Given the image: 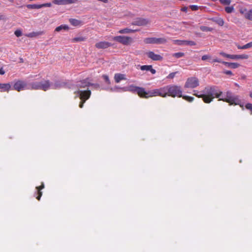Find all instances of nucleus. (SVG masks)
Returning a JSON list of instances; mask_svg holds the SVG:
<instances>
[{"label": "nucleus", "mask_w": 252, "mask_h": 252, "mask_svg": "<svg viewBox=\"0 0 252 252\" xmlns=\"http://www.w3.org/2000/svg\"><path fill=\"white\" fill-rule=\"evenodd\" d=\"M193 95L198 97H201L205 103H210L214 97L220 99L222 95V92L220 91L216 86L206 87L203 92L193 90Z\"/></svg>", "instance_id": "1"}, {"label": "nucleus", "mask_w": 252, "mask_h": 252, "mask_svg": "<svg viewBox=\"0 0 252 252\" xmlns=\"http://www.w3.org/2000/svg\"><path fill=\"white\" fill-rule=\"evenodd\" d=\"M32 88L46 91L50 89L56 90L61 88H70V87L67 82L60 80H57L53 83L49 80H44L39 82V83L33 84Z\"/></svg>", "instance_id": "2"}, {"label": "nucleus", "mask_w": 252, "mask_h": 252, "mask_svg": "<svg viewBox=\"0 0 252 252\" xmlns=\"http://www.w3.org/2000/svg\"><path fill=\"white\" fill-rule=\"evenodd\" d=\"M219 100L229 103L230 105H238L243 109L244 103L240 99L239 96L233 94L230 91H228L225 94L222 93V95L220 97Z\"/></svg>", "instance_id": "3"}, {"label": "nucleus", "mask_w": 252, "mask_h": 252, "mask_svg": "<svg viewBox=\"0 0 252 252\" xmlns=\"http://www.w3.org/2000/svg\"><path fill=\"white\" fill-rule=\"evenodd\" d=\"M158 96L162 97H165L167 96V94H166L165 86L152 90L146 91L145 90L144 98H148L149 97Z\"/></svg>", "instance_id": "4"}, {"label": "nucleus", "mask_w": 252, "mask_h": 252, "mask_svg": "<svg viewBox=\"0 0 252 252\" xmlns=\"http://www.w3.org/2000/svg\"><path fill=\"white\" fill-rule=\"evenodd\" d=\"M167 96L173 97L176 96L181 97L182 96V91L180 86L177 85H168L165 86Z\"/></svg>", "instance_id": "5"}, {"label": "nucleus", "mask_w": 252, "mask_h": 252, "mask_svg": "<svg viewBox=\"0 0 252 252\" xmlns=\"http://www.w3.org/2000/svg\"><path fill=\"white\" fill-rule=\"evenodd\" d=\"M36 83H39V82H33L27 85L26 82L18 80L14 84L13 89L18 92L26 89L39 90V89H34L32 88V85Z\"/></svg>", "instance_id": "6"}, {"label": "nucleus", "mask_w": 252, "mask_h": 252, "mask_svg": "<svg viewBox=\"0 0 252 252\" xmlns=\"http://www.w3.org/2000/svg\"><path fill=\"white\" fill-rule=\"evenodd\" d=\"M123 91H129L133 93H136L140 97L144 98L145 89L144 88L130 85L128 87L122 88Z\"/></svg>", "instance_id": "7"}, {"label": "nucleus", "mask_w": 252, "mask_h": 252, "mask_svg": "<svg viewBox=\"0 0 252 252\" xmlns=\"http://www.w3.org/2000/svg\"><path fill=\"white\" fill-rule=\"evenodd\" d=\"M91 94L90 90H87L86 91L79 90L77 92V95L79 96L81 99V102L79 104L80 108H83V104L86 100L89 98Z\"/></svg>", "instance_id": "8"}, {"label": "nucleus", "mask_w": 252, "mask_h": 252, "mask_svg": "<svg viewBox=\"0 0 252 252\" xmlns=\"http://www.w3.org/2000/svg\"><path fill=\"white\" fill-rule=\"evenodd\" d=\"M199 85V80L195 77L188 78L185 84L184 87L186 88L194 89Z\"/></svg>", "instance_id": "9"}, {"label": "nucleus", "mask_w": 252, "mask_h": 252, "mask_svg": "<svg viewBox=\"0 0 252 252\" xmlns=\"http://www.w3.org/2000/svg\"><path fill=\"white\" fill-rule=\"evenodd\" d=\"M112 39L125 45L129 44L132 41L131 37L122 35L113 36Z\"/></svg>", "instance_id": "10"}, {"label": "nucleus", "mask_w": 252, "mask_h": 252, "mask_svg": "<svg viewBox=\"0 0 252 252\" xmlns=\"http://www.w3.org/2000/svg\"><path fill=\"white\" fill-rule=\"evenodd\" d=\"M150 23V20L148 18L138 17L135 19L131 23L132 25L137 26H145Z\"/></svg>", "instance_id": "11"}, {"label": "nucleus", "mask_w": 252, "mask_h": 252, "mask_svg": "<svg viewBox=\"0 0 252 252\" xmlns=\"http://www.w3.org/2000/svg\"><path fill=\"white\" fill-rule=\"evenodd\" d=\"M77 86L80 87V88H86L88 87L89 86H93L95 87L98 88L99 87V85L98 84H92L89 82V79L86 78L84 80H83L80 81Z\"/></svg>", "instance_id": "12"}, {"label": "nucleus", "mask_w": 252, "mask_h": 252, "mask_svg": "<svg viewBox=\"0 0 252 252\" xmlns=\"http://www.w3.org/2000/svg\"><path fill=\"white\" fill-rule=\"evenodd\" d=\"M112 44L107 41H100L96 43L95 45V46L96 48L98 49H106L110 46H111Z\"/></svg>", "instance_id": "13"}, {"label": "nucleus", "mask_w": 252, "mask_h": 252, "mask_svg": "<svg viewBox=\"0 0 252 252\" xmlns=\"http://www.w3.org/2000/svg\"><path fill=\"white\" fill-rule=\"evenodd\" d=\"M78 0H54L53 3L57 5H66L76 2Z\"/></svg>", "instance_id": "14"}, {"label": "nucleus", "mask_w": 252, "mask_h": 252, "mask_svg": "<svg viewBox=\"0 0 252 252\" xmlns=\"http://www.w3.org/2000/svg\"><path fill=\"white\" fill-rule=\"evenodd\" d=\"M148 57L153 61H161L163 57L158 54H156L153 51H149L147 53Z\"/></svg>", "instance_id": "15"}, {"label": "nucleus", "mask_w": 252, "mask_h": 252, "mask_svg": "<svg viewBox=\"0 0 252 252\" xmlns=\"http://www.w3.org/2000/svg\"><path fill=\"white\" fill-rule=\"evenodd\" d=\"M140 69L142 71H150L152 74H155L156 73V70L153 68L152 65H141L140 66Z\"/></svg>", "instance_id": "16"}, {"label": "nucleus", "mask_w": 252, "mask_h": 252, "mask_svg": "<svg viewBox=\"0 0 252 252\" xmlns=\"http://www.w3.org/2000/svg\"><path fill=\"white\" fill-rule=\"evenodd\" d=\"M114 79L116 83H118L122 80L126 79V75L121 73H116L114 75Z\"/></svg>", "instance_id": "17"}, {"label": "nucleus", "mask_w": 252, "mask_h": 252, "mask_svg": "<svg viewBox=\"0 0 252 252\" xmlns=\"http://www.w3.org/2000/svg\"><path fill=\"white\" fill-rule=\"evenodd\" d=\"M249 58V55L247 54L242 55H231L230 59L232 60L247 59Z\"/></svg>", "instance_id": "18"}, {"label": "nucleus", "mask_w": 252, "mask_h": 252, "mask_svg": "<svg viewBox=\"0 0 252 252\" xmlns=\"http://www.w3.org/2000/svg\"><path fill=\"white\" fill-rule=\"evenodd\" d=\"M11 86L9 83H0V91L1 92H7L10 90Z\"/></svg>", "instance_id": "19"}, {"label": "nucleus", "mask_w": 252, "mask_h": 252, "mask_svg": "<svg viewBox=\"0 0 252 252\" xmlns=\"http://www.w3.org/2000/svg\"><path fill=\"white\" fill-rule=\"evenodd\" d=\"M69 21L73 26L77 27L82 25V22L81 21L76 19L70 18L69 19Z\"/></svg>", "instance_id": "20"}, {"label": "nucleus", "mask_w": 252, "mask_h": 252, "mask_svg": "<svg viewBox=\"0 0 252 252\" xmlns=\"http://www.w3.org/2000/svg\"><path fill=\"white\" fill-rule=\"evenodd\" d=\"M139 30H132L130 29L129 28H125L122 30H120L118 32L119 33L123 34V33H132L135 32H136L139 31Z\"/></svg>", "instance_id": "21"}, {"label": "nucleus", "mask_w": 252, "mask_h": 252, "mask_svg": "<svg viewBox=\"0 0 252 252\" xmlns=\"http://www.w3.org/2000/svg\"><path fill=\"white\" fill-rule=\"evenodd\" d=\"M145 44H156V37H147L144 39Z\"/></svg>", "instance_id": "22"}, {"label": "nucleus", "mask_w": 252, "mask_h": 252, "mask_svg": "<svg viewBox=\"0 0 252 252\" xmlns=\"http://www.w3.org/2000/svg\"><path fill=\"white\" fill-rule=\"evenodd\" d=\"M69 29V27L66 25H61L60 26L57 27L55 29V31L57 32H59L62 30H68Z\"/></svg>", "instance_id": "23"}, {"label": "nucleus", "mask_w": 252, "mask_h": 252, "mask_svg": "<svg viewBox=\"0 0 252 252\" xmlns=\"http://www.w3.org/2000/svg\"><path fill=\"white\" fill-rule=\"evenodd\" d=\"M44 187L43 183L42 184V185L40 187H37L36 188L37 189V191L38 192V195L37 196L36 198L39 200L40 199V197L42 195V192L40 191L41 189H43Z\"/></svg>", "instance_id": "24"}, {"label": "nucleus", "mask_w": 252, "mask_h": 252, "mask_svg": "<svg viewBox=\"0 0 252 252\" xmlns=\"http://www.w3.org/2000/svg\"><path fill=\"white\" fill-rule=\"evenodd\" d=\"M156 44H165L167 42V40L165 38H156Z\"/></svg>", "instance_id": "25"}, {"label": "nucleus", "mask_w": 252, "mask_h": 252, "mask_svg": "<svg viewBox=\"0 0 252 252\" xmlns=\"http://www.w3.org/2000/svg\"><path fill=\"white\" fill-rule=\"evenodd\" d=\"M27 7L29 9H39L41 8V4H28Z\"/></svg>", "instance_id": "26"}, {"label": "nucleus", "mask_w": 252, "mask_h": 252, "mask_svg": "<svg viewBox=\"0 0 252 252\" xmlns=\"http://www.w3.org/2000/svg\"><path fill=\"white\" fill-rule=\"evenodd\" d=\"M182 97H183V99H184L185 100H186L189 102L193 101L194 99L193 97L188 96V95H182Z\"/></svg>", "instance_id": "27"}, {"label": "nucleus", "mask_w": 252, "mask_h": 252, "mask_svg": "<svg viewBox=\"0 0 252 252\" xmlns=\"http://www.w3.org/2000/svg\"><path fill=\"white\" fill-rule=\"evenodd\" d=\"M234 10V7L233 6H226L225 7V11L227 13H231L233 12Z\"/></svg>", "instance_id": "28"}, {"label": "nucleus", "mask_w": 252, "mask_h": 252, "mask_svg": "<svg viewBox=\"0 0 252 252\" xmlns=\"http://www.w3.org/2000/svg\"><path fill=\"white\" fill-rule=\"evenodd\" d=\"M200 29L202 32H211L213 30L212 28H209V27L203 26H200Z\"/></svg>", "instance_id": "29"}, {"label": "nucleus", "mask_w": 252, "mask_h": 252, "mask_svg": "<svg viewBox=\"0 0 252 252\" xmlns=\"http://www.w3.org/2000/svg\"><path fill=\"white\" fill-rule=\"evenodd\" d=\"M122 88H124V87H120L116 86L113 88H110V91L111 92H119L120 90H123Z\"/></svg>", "instance_id": "30"}, {"label": "nucleus", "mask_w": 252, "mask_h": 252, "mask_svg": "<svg viewBox=\"0 0 252 252\" xmlns=\"http://www.w3.org/2000/svg\"><path fill=\"white\" fill-rule=\"evenodd\" d=\"M215 22L220 26H222L224 25V21L221 18H218L215 20Z\"/></svg>", "instance_id": "31"}, {"label": "nucleus", "mask_w": 252, "mask_h": 252, "mask_svg": "<svg viewBox=\"0 0 252 252\" xmlns=\"http://www.w3.org/2000/svg\"><path fill=\"white\" fill-rule=\"evenodd\" d=\"M184 45L194 46L196 45V43L193 41L191 40H185Z\"/></svg>", "instance_id": "32"}, {"label": "nucleus", "mask_w": 252, "mask_h": 252, "mask_svg": "<svg viewBox=\"0 0 252 252\" xmlns=\"http://www.w3.org/2000/svg\"><path fill=\"white\" fill-rule=\"evenodd\" d=\"M184 55L185 54L183 52H178L174 53L172 56L176 58H180L183 57Z\"/></svg>", "instance_id": "33"}, {"label": "nucleus", "mask_w": 252, "mask_h": 252, "mask_svg": "<svg viewBox=\"0 0 252 252\" xmlns=\"http://www.w3.org/2000/svg\"><path fill=\"white\" fill-rule=\"evenodd\" d=\"M246 18L252 21V9L249 10L248 13L246 15Z\"/></svg>", "instance_id": "34"}, {"label": "nucleus", "mask_w": 252, "mask_h": 252, "mask_svg": "<svg viewBox=\"0 0 252 252\" xmlns=\"http://www.w3.org/2000/svg\"><path fill=\"white\" fill-rule=\"evenodd\" d=\"M85 39L86 38L85 37H82V36L76 37L72 39V41L73 42L83 41H84L85 40Z\"/></svg>", "instance_id": "35"}, {"label": "nucleus", "mask_w": 252, "mask_h": 252, "mask_svg": "<svg viewBox=\"0 0 252 252\" xmlns=\"http://www.w3.org/2000/svg\"><path fill=\"white\" fill-rule=\"evenodd\" d=\"M240 13L242 14H243L246 18V15L248 13L247 9L246 8H241L239 9Z\"/></svg>", "instance_id": "36"}, {"label": "nucleus", "mask_w": 252, "mask_h": 252, "mask_svg": "<svg viewBox=\"0 0 252 252\" xmlns=\"http://www.w3.org/2000/svg\"><path fill=\"white\" fill-rule=\"evenodd\" d=\"M240 13L242 14H243L246 18V15L248 13L247 9L246 8H241L239 9Z\"/></svg>", "instance_id": "37"}, {"label": "nucleus", "mask_w": 252, "mask_h": 252, "mask_svg": "<svg viewBox=\"0 0 252 252\" xmlns=\"http://www.w3.org/2000/svg\"><path fill=\"white\" fill-rule=\"evenodd\" d=\"M102 77L107 84H108V85L110 84L111 82H110L109 77L107 75H105V74L103 75Z\"/></svg>", "instance_id": "38"}, {"label": "nucleus", "mask_w": 252, "mask_h": 252, "mask_svg": "<svg viewBox=\"0 0 252 252\" xmlns=\"http://www.w3.org/2000/svg\"><path fill=\"white\" fill-rule=\"evenodd\" d=\"M240 64L237 63H231L230 68H237L240 66Z\"/></svg>", "instance_id": "39"}, {"label": "nucleus", "mask_w": 252, "mask_h": 252, "mask_svg": "<svg viewBox=\"0 0 252 252\" xmlns=\"http://www.w3.org/2000/svg\"><path fill=\"white\" fill-rule=\"evenodd\" d=\"M220 2L223 5H229L231 2V0H219Z\"/></svg>", "instance_id": "40"}, {"label": "nucleus", "mask_w": 252, "mask_h": 252, "mask_svg": "<svg viewBox=\"0 0 252 252\" xmlns=\"http://www.w3.org/2000/svg\"><path fill=\"white\" fill-rule=\"evenodd\" d=\"M252 47V41L243 46V49H246Z\"/></svg>", "instance_id": "41"}, {"label": "nucleus", "mask_w": 252, "mask_h": 252, "mask_svg": "<svg viewBox=\"0 0 252 252\" xmlns=\"http://www.w3.org/2000/svg\"><path fill=\"white\" fill-rule=\"evenodd\" d=\"M14 34L17 37H20L22 35V32L21 30L18 29L15 31Z\"/></svg>", "instance_id": "42"}, {"label": "nucleus", "mask_w": 252, "mask_h": 252, "mask_svg": "<svg viewBox=\"0 0 252 252\" xmlns=\"http://www.w3.org/2000/svg\"><path fill=\"white\" fill-rule=\"evenodd\" d=\"M219 54H220V55H221L222 57L230 59V56H231L230 54H226V53H224L223 52H220Z\"/></svg>", "instance_id": "43"}, {"label": "nucleus", "mask_w": 252, "mask_h": 252, "mask_svg": "<svg viewBox=\"0 0 252 252\" xmlns=\"http://www.w3.org/2000/svg\"><path fill=\"white\" fill-rule=\"evenodd\" d=\"M209 62L211 63H222V61H221L220 59H219L217 58H216L212 59V60L209 61Z\"/></svg>", "instance_id": "44"}, {"label": "nucleus", "mask_w": 252, "mask_h": 252, "mask_svg": "<svg viewBox=\"0 0 252 252\" xmlns=\"http://www.w3.org/2000/svg\"><path fill=\"white\" fill-rule=\"evenodd\" d=\"M177 73H178V72H174L170 73V74H169V75L166 77V78H167V79H173V78L175 77V76L176 74H177Z\"/></svg>", "instance_id": "45"}, {"label": "nucleus", "mask_w": 252, "mask_h": 252, "mask_svg": "<svg viewBox=\"0 0 252 252\" xmlns=\"http://www.w3.org/2000/svg\"><path fill=\"white\" fill-rule=\"evenodd\" d=\"M185 40H174V42L179 45H184Z\"/></svg>", "instance_id": "46"}, {"label": "nucleus", "mask_w": 252, "mask_h": 252, "mask_svg": "<svg viewBox=\"0 0 252 252\" xmlns=\"http://www.w3.org/2000/svg\"><path fill=\"white\" fill-rule=\"evenodd\" d=\"M245 107L247 109L250 110L252 113V104L248 103L245 105Z\"/></svg>", "instance_id": "47"}, {"label": "nucleus", "mask_w": 252, "mask_h": 252, "mask_svg": "<svg viewBox=\"0 0 252 252\" xmlns=\"http://www.w3.org/2000/svg\"><path fill=\"white\" fill-rule=\"evenodd\" d=\"M211 56L209 55H205L202 56L201 60L202 61H205L208 59H211Z\"/></svg>", "instance_id": "48"}, {"label": "nucleus", "mask_w": 252, "mask_h": 252, "mask_svg": "<svg viewBox=\"0 0 252 252\" xmlns=\"http://www.w3.org/2000/svg\"><path fill=\"white\" fill-rule=\"evenodd\" d=\"M41 4V8L45 7H50L52 6V3L50 2L45 3H43V4Z\"/></svg>", "instance_id": "49"}, {"label": "nucleus", "mask_w": 252, "mask_h": 252, "mask_svg": "<svg viewBox=\"0 0 252 252\" xmlns=\"http://www.w3.org/2000/svg\"><path fill=\"white\" fill-rule=\"evenodd\" d=\"M223 73L226 75H233L232 72L230 70H224Z\"/></svg>", "instance_id": "50"}, {"label": "nucleus", "mask_w": 252, "mask_h": 252, "mask_svg": "<svg viewBox=\"0 0 252 252\" xmlns=\"http://www.w3.org/2000/svg\"><path fill=\"white\" fill-rule=\"evenodd\" d=\"M190 8L192 10H197L198 9V6L196 5H191L190 6Z\"/></svg>", "instance_id": "51"}, {"label": "nucleus", "mask_w": 252, "mask_h": 252, "mask_svg": "<svg viewBox=\"0 0 252 252\" xmlns=\"http://www.w3.org/2000/svg\"><path fill=\"white\" fill-rule=\"evenodd\" d=\"M36 35H37V34L35 32H31V33H28V34L26 35V36H27L28 37H32L34 36H35Z\"/></svg>", "instance_id": "52"}, {"label": "nucleus", "mask_w": 252, "mask_h": 252, "mask_svg": "<svg viewBox=\"0 0 252 252\" xmlns=\"http://www.w3.org/2000/svg\"><path fill=\"white\" fill-rule=\"evenodd\" d=\"M222 63L224 64V65H226L228 67H230L231 63L222 61Z\"/></svg>", "instance_id": "53"}, {"label": "nucleus", "mask_w": 252, "mask_h": 252, "mask_svg": "<svg viewBox=\"0 0 252 252\" xmlns=\"http://www.w3.org/2000/svg\"><path fill=\"white\" fill-rule=\"evenodd\" d=\"M5 74V71L3 69L2 67L0 68V74L3 75Z\"/></svg>", "instance_id": "54"}, {"label": "nucleus", "mask_w": 252, "mask_h": 252, "mask_svg": "<svg viewBox=\"0 0 252 252\" xmlns=\"http://www.w3.org/2000/svg\"><path fill=\"white\" fill-rule=\"evenodd\" d=\"M99 1L102 2L104 3H107L108 2V0H97Z\"/></svg>", "instance_id": "55"}, {"label": "nucleus", "mask_w": 252, "mask_h": 252, "mask_svg": "<svg viewBox=\"0 0 252 252\" xmlns=\"http://www.w3.org/2000/svg\"><path fill=\"white\" fill-rule=\"evenodd\" d=\"M181 10L184 12H187L188 10V8L187 7H184L181 8Z\"/></svg>", "instance_id": "56"}, {"label": "nucleus", "mask_w": 252, "mask_h": 252, "mask_svg": "<svg viewBox=\"0 0 252 252\" xmlns=\"http://www.w3.org/2000/svg\"><path fill=\"white\" fill-rule=\"evenodd\" d=\"M236 46H237V47L238 48V49H243V46H240L239 44H237Z\"/></svg>", "instance_id": "57"}, {"label": "nucleus", "mask_w": 252, "mask_h": 252, "mask_svg": "<svg viewBox=\"0 0 252 252\" xmlns=\"http://www.w3.org/2000/svg\"><path fill=\"white\" fill-rule=\"evenodd\" d=\"M250 96L252 98V92L250 93Z\"/></svg>", "instance_id": "58"}, {"label": "nucleus", "mask_w": 252, "mask_h": 252, "mask_svg": "<svg viewBox=\"0 0 252 252\" xmlns=\"http://www.w3.org/2000/svg\"><path fill=\"white\" fill-rule=\"evenodd\" d=\"M235 85L237 87H239V85L236 83H235Z\"/></svg>", "instance_id": "59"}]
</instances>
